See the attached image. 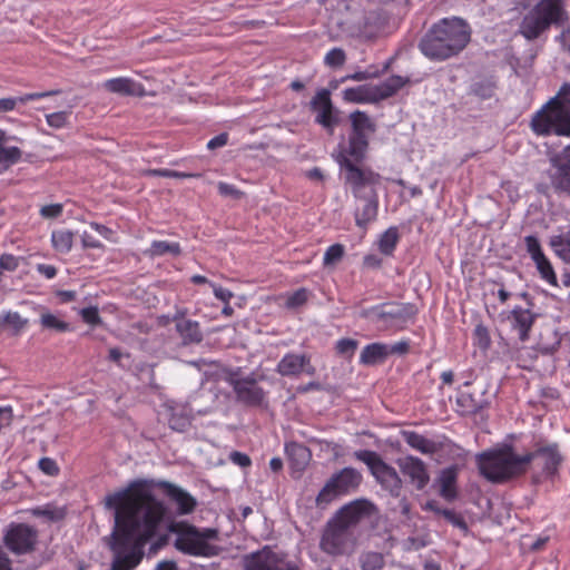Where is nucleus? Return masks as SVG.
I'll list each match as a JSON object with an SVG mask.
<instances>
[{"label": "nucleus", "instance_id": "obj_19", "mask_svg": "<svg viewBox=\"0 0 570 570\" xmlns=\"http://www.w3.org/2000/svg\"><path fill=\"white\" fill-rule=\"evenodd\" d=\"M276 372L286 377H298L306 373L314 375L315 368L307 354L286 353L277 363Z\"/></svg>", "mask_w": 570, "mask_h": 570}, {"label": "nucleus", "instance_id": "obj_10", "mask_svg": "<svg viewBox=\"0 0 570 570\" xmlns=\"http://www.w3.org/2000/svg\"><path fill=\"white\" fill-rule=\"evenodd\" d=\"M381 176L371 169L358 165V199H364L362 218L358 226L373 222L377 216L376 185H380Z\"/></svg>", "mask_w": 570, "mask_h": 570}, {"label": "nucleus", "instance_id": "obj_62", "mask_svg": "<svg viewBox=\"0 0 570 570\" xmlns=\"http://www.w3.org/2000/svg\"><path fill=\"white\" fill-rule=\"evenodd\" d=\"M217 188L218 193L222 196H232L236 199H239L243 196V193L239 189H237L234 185L224 181H219Z\"/></svg>", "mask_w": 570, "mask_h": 570}, {"label": "nucleus", "instance_id": "obj_59", "mask_svg": "<svg viewBox=\"0 0 570 570\" xmlns=\"http://www.w3.org/2000/svg\"><path fill=\"white\" fill-rule=\"evenodd\" d=\"M39 469L47 475L55 476L59 473L57 462L51 458H41L38 462Z\"/></svg>", "mask_w": 570, "mask_h": 570}, {"label": "nucleus", "instance_id": "obj_61", "mask_svg": "<svg viewBox=\"0 0 570 570\" xmlns=\"http://www.w3.org/2000/svg\"><path fill=\"white\" fill-rule=\"evenodd\" d=\"M560 338L558 337L557 333H553V342L552 343H544L543 340L538 343V350L540 353L550 355L553 354L560 346Z\"/></svg>", "mask_w": 570, "mask_h": 570}, {"label": "nucleus", "instance_id": "obj_45", "mask_svg": "<svg viewBox=\"0 0 570 570\" xmlns=\"http://www.w3.org/2000/svg\"><path fill=\"white\" fill-rule=\"evenodd\" d=\"M384 557L379 552H368L363 556L362 570H380L384 567Z\"/></svg>", "mask_w": 570, "mask_h": 570}, {"label": "nucleus", "instance_id": "obj_32", "mask_svg": "<svg viewBox=\"0 0 570 570\" xmlns=\"http://www.w3.org/2000/svg\"><path fill=\"white\" fill-rule=\"evenodd\" d=\"M366 132L374 134L375 124L365 112L358 110V164L368 146Z\"/></svg>", "mask_w": 570, "mask_h": 570}, {"label": "nucleus", "instance_id": "obj_22", "mask_svg": "<svg viewBox=\"0 0 570 570\" xmlns=\"http://www.w3.org/2000/svg\"><path fill=\"white\" fill-rule=\"evenodd\" d=\"M501 318L509 321L512 330L518 332V337L521 342L529 340V333L534 324L537 314L532 313L530 307L522 308L515 306L509 313H502Z\"/></svg>", "mask_w": 570, "mask_h": 570}, {"label": "nucleus", "instance_id": "obj_18", "mask_svg": "<svg viewBox=\"0 0 570 570\" xmlns=\"http://www.w3.org/2000/svg\"><path fill=\"white\" fill-rule=\"evenodd\" d=\"M396 464L404 476L416 490H423L430 482V473L423 460L414 455L399 458Z\"/></svg>", "mask_w": 570, "mask_h": 570}, {"label": "nucleus", "instance_id": "obj_12", "mask_svg": "<svg viewBox=\"0 0 570 570\" xmlns=\"http://www.w3.org/2000/svg\"><path fill=\"white\" fill-rule=\"evenodd\" d=\"M37 541V530L26 523H11L3 534L6 548L17 556L32 552Z\"/></svg>", "mask_w": 570, "mask_h": 570}, {"label": "nucleus", "instance_id": "obj_5", "mask_svg": "<svg viewBox=\"0 0 570 570\" xmlns=\"http://www.w3.org/2000/svg\"><path fill=\"white\" fill-rule=\"evenodd\" d=\"M568 20L563 0H540L522 18L519 32L527 40L538 39L552 24H563Z\"/></svg>", "mask_w": 570, "mask_h": 570}, {"label": "nucleus", "instance_id": "obj_17", "mask_svg": "<svg viewBox=\"0 0 570 570\" xmlns=\"http://www.w3.org/2000/svg\"><path fill=\"white\" fill-rule=\"evenodd\" d=\"M456 411L464 416L481 414L490 406L487 391L475 387L472 391L460 390L456 396Z\"/></svg>", "mask_w": 570, "mask_h": 570}, {"label": "nucleus", "instance_id": "obj_3", "mask_svg": "<svg viewBox=\"0 0 570 570\" xmlns=\"http://www.w3.org/2000/svg\"><path fill=\"white\" fill-rule=\"evenodd\" d=\"M356 500L342 507L323 529L320 549L331 556L350 551L355 542Z\"/></svg>", "mask_w": 570, "mask_h": 570}, {"label": "nucleus", "instance_id": "obj_7", "mask_svg": "<svg viewBox=\"0 0 570 570\" xmlns=\"http://www.w3.org/2000/svg\"><path fill=\"white\" fill-rule=\"evenodd\" d=\"M358 461H362L368 468L371 474L381 488L393 498H399L402 492L403 481L397 471L387 464L382 456L374 451H358Z\"/></svg>", "mask_w": 570, "mask_h": 570}, {"label": "nucleus", "instance_id": "obj_30", "mask_svg": "<svg viewBox=\"0 0 570 570\" xmlns=\"http://www.w3.org/2000/svg\"><path fill=\"white\" fill-rule=\"evenodd\" d=\"M387 358L386 344L372 343L366 345L361 353V362L365 365H377Z\"/></svg>", "mask_w": 570, "mask_h": 570}, {"label": "nucleus", "instance_id": "obj_55", "mask_svg": "<svg viewBox=\"0 0 570 570\" xmlns=\"http://www.w3.org/2000/svg\"><path fill=\"white\" fill-rule=\"evenodd\" d=\"M79 314L82 321L89 325L95 326L101 323V317L96 306L85 307L80 309Z\"/></svg>", "mask_w": 570, "mask_h": 570}, {"label": "nucleus", "instance_id": "obj_53", "mask_svg": "<svg viewBox=\"0 0 570 570\" xmlns=\"http://www.w3.org/2000/svg\"><path fill=\"white\" fill-rule=\"evenodd\" d=\"M69 116L70 114L68 111H56L46 115V120L50 127L55 129H60L67 125Z\"/></svg>", "mask_w": 570, "mask_h": 570}, {"label": "nucleus", "instance_id": "obj_24", "mask_svg": "<svg viewBox=\"0 0 570 570\" xmlns=\"http://www.w3.org/2000/svg\"><path fill=\"white\" fill-rule=\"evenodd\" d=\"M158 487L170 501L176 503L179 514H188L195 510V498L184 489L167 481L159 482Z\"/></svg>", "mask_w": 570, "mask_h": 570}, {"label": "nucleus", "instance_id": "obj_4", "mask_svg": "<svg viewBox=\"0 0 570 570\" xmlns=\"http://www.w3.org/2000/svg\"><path fill=\"white\" fill-rule=\"evenodd\" d=\"M476 463L480 474L494 483L505 482L527 472L524 455H518L511 445L478 454Z\"/></svg>", "mask_w": 570, "mask_h": 570}, {"label": "nucleus", "instance_id": "obj_37", "mask_svg": "<svg viewBox=\"0 0 570 570\" xmlns=\"http://www.w3.org/2000/svg\"><path fill=\"white\" fill-rule=\"evenodd\" d=\"M400 234L397 227L387 228L380 237L379 249L382 254L391 256L399 243Z\"/></svg>", "mask_w": 570, "mask_h": 570}, {"label": "nucleus", "instance_id": "obj_54", "mask_svg": "<svg viewBox=\"0 0 570 570\" xmlns=\"http://www.w3.org/2000/svg\"><path fill=\"white\" fill-rule=\"evenodd\" d=\"M442 517L453 527L459 528L463 531H468V524L464 518L461 514L456 513L454 510L445 509L444 511H442Z\"/></svg>", "mask_w": 570, "mask_h": 570}, {"label": "nucleus", "instance_id": "obj_1", "mask_svg": "<svg viewBox=\"0 0 570 570\" xmlns=\"http://www.w3.org/2000/svg\"><path fill=\"white\" fill-rule=\"evenodd\" d=\"M106 507L115 510L110 549L114 560L109 570H134L144 558V548L156 537L166 515L145 480L131 481L127 488L108 494Z\"/></svg>", "mask_w": 570, "mask_h": 570}, {"label": "nucleus", "instance_id": "obj_42", "mask_svg": "<svg viewBox=\"0 0 570 570\" xmlns=\"http://www.w3.org/2000/svg\"><path fill=\"white\" fill-rule=\"evenodd\" d=\"M554 174L551 176V183L556 190L570 196V168L553 167Z\"/></svg>", "mask_w": 570, "mask_h": 570}, {"label": "nucleus", "instance_id": "obj_29", "mask_svg": "<svg viewBox=\"0 0 570 570\" xmlns=\"http://www.w3.org/2000/svg\"><path fill=\"white\" fill-rule=\"evenodd\" d=\"M401 436L406 444L422 454H433L439 450V446L434 441L426 439L415 431L404 430L401 432Z\"/></svg>", "mask_w": 570, "mask_h": 570}, {"label": "nucleus", "instance_id": "obj_8", "mask_svg": "<svg viewBox=\"0 0 570 570\" xmlns=\"http://www.w3.org/2000/svg\"><path fill=\"white\" fill-rule=\"evenodd\" d=\"M546 108L547 110L542 109L533 116L532 130L541 136L554 134L570 137V108L556 106Z\"/></svg>", "mask_w": 570, "mask_h": 570}, {"label": "nucleus", "instance_id": "obj_23", "mask_svg": "<svg viewBox=\"0 0 570 570\" xmlns=\"http://www.w3.org/2000/svg\"><path fill=\"white\" fill-rule=\"evenodd\" d=\"M311 109L317 112L315 121L324 128L331 129L336 122L333 115V104L330 90L323 88L311 100Z\"/></svg>", "mask_w": 570, "mask_h": 570}, {"label": "nucleus", "instance_id": "obj_36", "mask_svg": "<svg viewBox=\"0 0 570 570\" xmlns=\"http://www.w3.org/2000/svg\"><path fill=\"white\" fill-rule=\"evenodd\" d=\"M497 82L493 78H482L470 86V94L482 99H490L494 96Z\"/></svg>", "mask_w": 570, "mask_h": 570}, {"label": "nucleus", "instance_id": "obj_16", "mask_svg": "<svg viewBox=\"0 0 570 570\" xmlns=\"http://www.w3.org/2000/svg\"><path fill=\"white\" fill-rule=\"evenodd\" d=\"M229 383L238 402L247 406H259L263 404L266 393L257 384V380L253 375L240 379H230Z\"/></svg>", "mask_w": 570, "mask_h": 570}, {"label": "nucleus", "instance_id": "obj_13", "mask_svg": "<svg viewBox=\"0 0 570 570\" xmlns=\"http://www.w3.org/2000/svg\"><path fill=\"white\" fill-rule=\"evenodd\" d=\"M533 460H539L542 473L547 478L558 474L563 462V455L559 450L558 443L543 444L537 443L535 449L524 454L525 470Z\"/></svg>", "mask_w": 570, "mask_h": 570}, {"label": "nucleus", "instance_id": "obj_9", "mask_svg": "<svg viewBox=\"0 0 570 570\" xmlns=\"http://www.w3.org/2000/svg\"><path fill=\"white\" fill-rule=\"evenodd\" d=\"M415 314L413 305L390 302L372 308L362 309L358 315L373 323H383L385 326H402Z\"/></svg>", "mask_w": 570, "mask_h": 570}, {"label": "nucleus", "instance_id": "obj_60", "mask_svg": "<svg viewBox=\"0 0 570 570\" xmlns=\"http://www.w3.org/2000/svg\"><path fill=\"white\" fill-rule=\"evenodd\" d=\"M63 206L61 204L45 205L40 208L41 217L46 219H55L61 216Z\"/></svg>", "mask_w": 570, "mask_h": 570}, {"label": "nucleus", "instance_id": "obj_63", "mask_svg": "<svg viewBox=\"0 0 570 570\" xmlns=\"http://www.w3.org/2000/svg\"><path fill=\"white\" fill-rule=\"evenodd\" d=\"M89 226L99 235H101L105 239L109 242L114 240L115 232L111 228L107 227L106 225H102L97 222H90Z\"/></svg>", "mask_w": 570, "mask_h": 570}, {"label": "nucleus", "instance_id": "obj_48", "mask_svg": "<svg viewBox=\"0 0 570 570\" xmlns=\"http://www.w3.org/2000/svg\"><path fill=\"white\" fill-rule=\"evenodd\" d=\"M474 343L483 351H487L491 345V337L489 330L483 324H478L473 332Z\"/></svg>", "mask_w": 570, "mask_h": 570}, {"label": "nucleus", "instance_id": "obj_52", "mask_svg": "<svg viewBox=\"0 0 570 570\" xmlns=\"http://www.w3.org/2000/svg\"><path fill=\"white\" fill-rule=\"evenodd\" d=\"M324 62L332 68L341 67L345 62V52L340 48H333L326 53Z\"/></svg>", "mask_w": 570, "mask_h": 570}, {"label": "nucleus", "instance_id": "obj_6", "mask_svg": "<svg viewBox=\"0 0 570 570\" xmlns=\"http://www.w3.org/2000/svg\"><path fill=\"white\" fill-rule=\"evenodd\" d=\"M217 535L218 532L216 529L205 528L199 530L195 525L185 524L181 525L178 531L175 547L185 554L206 558L213 557L217 554V548L208 541L216 539Z\"/></svg>", "mask_w": 570, "mask_h": 570}, {"label": "nucleus", "instance_id": "obj_56", "mask_svg": "<svg viewBox=\"0 0 570 570\" xmlns=\"http://www.w3.org/2000/svg\"><path fill=\"white\" fill-rule=\"evenodd\" d=\"M524 242H525L527 250L533 261L544 256V254L541 249V246H540V242L535 236L529 235L524 238Z\"/></svg>", "mask_w": 570, "mask_h": 570}, {"label": "nucleus", "instance_id": "obj_28", "mask_svg": "<svg viewBox=\"0 0 570 570\" xmlns=\"http://www.w3.org/2000/svg\"><path fill=\"white\" fill-rule=\"evenodd\" d=\"M285 452L291 466L296 471H303L311 460L309 449L297 442L286 443Z\"/></svg>", "mask_w": 570, "mask_h": 570}, {"label": "nucleus", "instance_id": "obj_33", "mask_svg": "<svg viewBox=\"0 0 570 570\" xmlns=\"http://www.w3.org/2000/svg\"><path fill=\"white\" fill-rule=\"evenodd\" d=\"M176 328L186 344L200 343L203 340L199 323L196 321L181 320L177 322Z\"/></svg>", "mask_w": 570, "mask_h": 570}, {"label": "nucleus", "instance_id": "obj_49", "mask_svg": "<svg viewBox=\"0 0 570 570\" xmlns=\"http://www.w3.org/2000/svg\"><path fill=\"white\" fill-rule=\"evenodd\" d=\"M362 518L379 519V508L366 499H358V520Z\"/></svg>", "mask_w": 570, "mask_h": 570}, {"label": "nucleus", "instance_id": "obj_57", "mask_svg": "<svg viewBox=\"0 0 570 570\" xmlns=\"http://www.w3.org/2000/svg\"><path fill=\"white\" fill-rule=\"evenodd\" d=\"M20 259L12 254H2L0 256V274L4 271L14 272L20 265Z\"/></svg>", "mask_w": 570, "mask_h": 570}, {"label": "nucleus", "instance_id": "obj_20", "mask_svg": "<svg viewBox=\"0 0 570 570\" xmlns=\"http://www.w3.org/2000/svg\"><path fill=\"white\" fill-rule=\"evenodd\" d=\"M387 24V16L381 8V4H375L373 10L365 12L362 26L358 28V40L364 39L372 41L379 38Z\"/></svg>", "mask_w": 570, "mask_h": 570}, {"label": "nucleus", "instance_id": "obj_58", "mask_svg": "<svg viewBox=\"0 0 570 570\" xmlns=\"http://www.w3.org/2000/svg\"><path fill=\"white\" fill-rule=\"evenodd\" d=\"M151 174L154 176H158V177L179 178V179L199 176L197 174L183 173V171H177V170L167 169V168L154 169L151 171Z\"/></svg>", "mask_w": 570, "mask_h": 570}, {"label": "nucleus", "instance_id": "obj_43", "mask_svg": "<svg viewBox=\"0 0 570 570\" xmlns=\"http://www.w3.org/2000/svg\"><path fill=\"white\" fill-rule=\"evenodd\" d=\"M40 324L43 328L53 330L58 333H65L70 331L69 323L59 320L56 315L51 313L41 314Z\"/></svg>", "mask_w": 570, "mask_h": 570}, {"label": "nucleus", "instance_id": "obj_21", "mask_svg": "<svg viewBox=\"0 0 570 570\" xmlns=\"http://www.w3.org/2000/svg\"><path fill=\"white\" fill-rule=\"evenodd\" d=\"M247 570H298L294 564H283L281 559L269 548L252 553L246 559Z\"/></svg>", "mask_w": 570, "mask_h": 570}, {"label": "nucleus", "instance_id": "obj_11", "mask_svg": "<svg viewBox=\"0 0 570 570\" xmlns=\"http://www.w3.org/2000/svg\"><path fill=\"white\" fill-rule=\"evenodd\" d=\"M350 121L352 130L348 137V146L340 144L335 159L346 183L350 185L351 191L356 196V111L350 114Z\"/></svg>", "mask_w": 570, "mask_h": 570}, {"label": "nucleus", "instance_id": "obj_25", "mask_svg": "<svg viewBox=\"0 0 570 570\" xmlns=\"http://www.w3.org/2000/svg\"><path fill=\"white\" fill-rule=\"evenodd\" d=\"M104 87L109 92L119 94L122 96L142 97L145 95V87L140 82H137L128 77L108 79Z\"/></svg>", "mask_w": 570, "mask_h": 570}, {"label": "nucleus", "instance_id": "obj_46", "mask_svg": "<svg viewBox=\"0 0 570 570\" xmlns=\"http://www.w3.org/2000/svg\"><path fill=\"white\" fill-rule=\"evenodd\" d=\"M541 277L549 282L551 285H557V276L553 272L552 265L546 256L534 261Z\"/></svg>", "mask_w": 570, "mask_h": 570}, {"label": "nucleus", "instance_id": "obj_31", "mask_svg": "<svg viewBox=\"0 0 570 570\" xmlns=\"http://www.w3.org/2000/svg\"><path fill=\"white\" fill-rule=\"evenodd\" d=\"M181 254L180 244L168 240H153L149 248L145 250V255L150 258L164 255L179 256Z\"/></svg>", "mask_w": 570, "mask_h": 570}, {"label": "nucleus", "instance_id": "obj_27", "mask_svg": "<svg viewBox=\"0 0 570 570\" xmlns=\"http://www.w3.org/2000/svg\"><path fill=\"white\" fill-rule=\"evenodd\" d=\"M61 91L60 90H48V91H41V92H30L24 94L19 97H8V98H0V112H8L16 109L18 105H24L29 101L39 100L42 98L57 96Z\"/></svg>", "mask_w": 570, "mask_h": 570}, {"label": "nucleus", "instance_id": "obj_26", "mask_svg": "<svg viewBox=\"0 0 570 570\" xmlns=\"http://www.w3.org/2000/svg\"><path fill=\"white\" fill-rule=\"evenodd\" d=\"M458 465H451L443 469L438 478V483L440 485L439 494L448 502H452L458 498Z\"/></svg>", "mask_w": 570, "mask_h": 570}, {"label": "nucleus", "instance_id": "obj_41", "mask_svg": "<svg viewBox=\"0 0 570 570\" xmlns=\"http://www.w3.org/2000/svg\"><path fill=\"white\" fill-rule=\"evenodd\" d=\"M27 323L18 312L8 311L0 315V328H12L14 333L23 330Z\"/></svg>", "mask_w": 570, "mask_h": 570}, {"label": "nucleus", "instance_id": "obj_38", "mask_svg": "<svg viewBox=\"0 0 570 570\" xmlns=\"http://www.w3.org/2000/svg\"><path fill=\"white\" fill-rule=\"evenodd\" d=\"M66 514V508L57 507L50 503L32 509L33 517L43 518L52 522L61 521L65 519Z\"/></svg>", "mask_w": 570, "mask_h": 570}, {"label": "nucleus", "instance_id": "obj_47", "mask_svg": "<svg viewBox=\"0 0 570 570\" xmlns=\"http://www.w3.org/2000/svg\"><path fill=\"white\" fill-rule=\"evenodd\" d=\"M344 246L342 244L331 245L323 257L324 266H332L337 264L344 256Z\"/></svg>", "mask_w": 570, "mask_h": 570}, {"label": "nucleus", "instance_id": "obj_39", "mask_svg": "<svg viewBox=\"0 0 570 570\" xmlns=\"http://www.w3.org/2000/svg\"><path fill=\"white\" fill-rule=\"evenodd\" d=\"M550 245L562 261L570 264V232L552 236Z\"/></svg>", "mask_w": 570, "mask_h": 570}, {"label": "nucleus", "instance_id": "obj_40", "mask_svg": "<svg viewBox=\"0 0 570 570\" xmlns=\"http://www.w3.org/2000/svg\"><path fill=\"white\" fill-rule=\"evenodd\" d=\"M311 296V292L305 288L301 287L292 293L285 294L283 297L285 299L284 306L287 309H297L302 306H304Z\"/></svg>", "mask_w": 570, "mask_h": 570}, {"label": "nucleus", "instance_id": "obj_64", "mask_svg": "<svg viewBox=\"0 0 570 570\" xmlns=\"http://www.w3.org/2000/svg\"><path fill=\"white\" fill-rule=\"evenodd\" d=\"M229 459L234 464L240 468H247L252 464L250 458L247 454L238 451L232 452Z\"/></svg>", "mask_w": 570, "mask_h": 570}, {"label": "nucleus", "instance_id": "obj_51", "mask_svg": "<svg viewBox=\"0 0 570 570\" xmlns=\"http://www.w3.org/2000/svg\"><path fill=\"white\" fill-rule=\"evenodd\" d=\"M552 167L570 168V145L550 157Z\"/></svg>", "mask_w": 570, "mask_h": 570}, {"label": "nucleus", "instance_id": "obj_50", "mask_svg": "<svg viewBox=\"0 0 570 570\" xmlns=\"http://www.w3.org/2000/svg\"><path fill=\"white\" fill-rule=\"evenodd\" d=\"M355 350L356 341L351 338H342L335 345L336 354L346 358H352Z\"/></svg>", "mask_w": 570, "mask_h": 570}, {"label": "nucleus", "instance_id": "obj_2", "mask_svg": "<svg viewBox=\"0 0 570 570\" xmlns=\"http://www.w3.org/2000/svg\"><path fill=\"white\" fill-rule=\"evenodd\" d=\"M469 24L461 18H444L434 23L421 38L419 49L433 61L458 56L470 42Z\"/></svg>", "mask_w": 570, "mask_h": 570}, {"label": "nucleus", "instance_id": "obj_35", "mask_svg": "<svg viewBox=\"0 0 570 570\" xmlns=\"http://www.w3.org/2000/svg\"><path fill=\"white\" fill-rule=\"evenodd\" d=\"M75 234L69 229H55L51 233V245L57 253L68 254L73 245Z\"/></svg>", "mask_w": 570, "mask_h": 570}, {"label": "nucleus", "instance_id": "obj_34", "mask_svg": "<svg viewBox=\"0 0 570 570\" xmlns=\"http://www.w3.org/2000/svg\"><path fill=\"white\" fill-rule=\"evenodd\" d=\"M4 132L0 130V174L17 164L21 158V150L18 147H4Z\"/></svg>", "mask_w": 570, "mask_h": 570}, {"label": "nucleus", "instance_id": "obj_14", "mask_svg": "<svg viewBox=\"0 0 570 570\" xmlns=\"http://www.w3.org/2000/svg\"><path fill=\"white\" fill-rule=\"evenodd\" d=\"M355 479L356 472L352 468H345L334 474L317 494L316 505L318 508H325L336 498L346 494L354 484Z\"/></svg>", "mask_w": 570, "mask_h": 570}, {"label": "nucleus", "instance_id": "obj_15", "mask_svg": "<svg viewBox=\"0 0 570 570\" xmlns=\"http://www.w3.org/2000/svg\"><path fill=\"white\" fill-rule=\"evenodd\" d=\"M409 82L407 78L401 76H391L383 82L371 86H358V102L372 101L376 102L395 95L402 87Z\"/></svg>", "mask_w": 570, "mask_h": 570}, {"label": "nucleus", "instance_id": "obj_44", "mask_svg": "<svg viewBox=\"0 0 570 570\" xmlns=\"http://www.w3.org/2000/svg\"><path fill=\"white\" fill-rule=\"evenodd\" d=\"M564 107L570 108V83L564 82L559 91L558 95L549 100V102L546 105V107Z\"/></svg>", "mask_w": 570, "mask_h": 570}]
</instances>
